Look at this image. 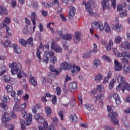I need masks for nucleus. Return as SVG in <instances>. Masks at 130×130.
<instances>
[{"mask_svg": "<svg viewBox=\"0 0 130 130\" xmlns=\"http://www.w3.org/2000/svg\"><path fill=\"white\" fill-rule=\"evenodd\" d=\"M19 42L22 46H26V45H27V41L23 39H19Z\"/></svg>", "mask_w": 130, "mask_h": 130, "instance_id": "58836bf2", "label": "nucleus"}, {"mask_svg": "<svg viewBox=\"0 0 130 130\" xmlns=\"http://www.w3.org/2000/svg\"><path fill=\"white\" fill-rule=\"evenodd\" d=\"M115 28L117 31H119L121 29H122V25L119 23H117L115 26Z\"/></svg>", "mask_w": 130, "mask_h": 130, "instance_id": "c03bdc74", "label": "nucleus"}, {"mask_svg": "<svg viewBox=\"0 0 130 130\" xmlns=\"http://www.w3.org/2000/svg\"><path fill=\"white\" fill-rule=\"evenodd\" d=\"M29 83L33 85L35 87L37 86V80H35V78L32 76L31 74H30L29 76Z\"/></svg>", "mask_w": 130, "mask_h": 130, "instance_id": "aec40b11", "label": "nucleus"}, {"mask_svg": "<svg viewBox=\"0 0 130 130\" xmlns=\"http://www.w3.org/2000/svg\"><path fill=\"white\" fill-rule=\"evenodd\" d=\"M93 67L94 68H97L100 65V60L98 59H95L93 61Z\"/></svg>", "mask_w": 130, "mask_h": 130, "instance_id": "ea45409f", "label": "nucleus"}, {"mask_svg": "<svg viewBox=\"0 0 130 130\" xmlns=\"http://www.w3.org/2000/svg\"><path fill=\"white\" fill-rule=\"evenodd\" d=\"M60 67L62 70H71L73 65L71 63L64 62L60 64Z\"/></svg>", "mask_w": 130, "mask_h": 130, "instance_id": "f8f14e48", "label": "nucleus"}, {"mask_svg": "<svg viewBox=\"0 0 130 130\" xmlns=\"http://www.w3.org/2000/svg\"><path fill=\"white\" fill-rule=\"evenodd\" d=\"M104 27H105V31L106 33H109L110 32V26L108 25L107 22H105L104 23Z\"/></svg>", "mask_w": 130, "mask_h": 130, "instance_id": "c85d7f7f", "label": "nucleus"}, {"mask_svg": "<svg viewBox=\"0 0 130 130\" xmlns=\"http://www.w3.org/2000/svg\"><path fill=\"white\" fill-rule=\"evenodd\" d=\"M102 79H103V76H102V74H100L96 75L94 77V80L96 82H100V81H101L102 80Z\"/></svg>", "mask_w": 130, "mask_h": 130, "instance_id": "2f4dec72", "label": "nucleus"}, {"mask_svg": "<svg viewBox=\"0 0 130 130\" xmlns=\"http://www.w3.org/2000/svg\"><path fill=\"white\" fill-rule=\"evenodd\" d=\"M14 49L15 53H17V54H19V53L22 52V50H21V48H20L17 45H15L14 46Z\"/></svg>", "mask_w": 130, "mask_h": 130, "instance_id": "cd10ccee", "label": "nucleus"}, {"mask_svg": "<svg viewBox=\"0 0 130 130\" xmlns=\"http://www.w3.org/2000/svg\"><path fill=\"white\" fill-rule=\"evenodd\" d=\"M51 49L54 50L55 52H62V49L58 45H55V40H52V43H51Z\"/></svg>", "mask_w": 130, "mask_h": 130, "instance_id": "6e6552de", "label": "nucleus"}, {"mask_svg": "<svg viewBox=\"0 0 130 130\" xmlns=\"http://www.w3.org/2000/svg\"><path fill=\"white\" fill-rule=\"evenodd\" d=\"M60 37H61L64 40H71L72 36L70 34L62 35V31H60L59 32Z\"/></svg>", "mask_w": 130, "mask_h": 130, "instance_id": "f3484780", "label": "nucleus"}, {"mask_svg": "<svg viewBox=\"0 0 130 130\" xmlns=\"http://www.w3.org/2000/svg\"><path fill=\"white\" fill-rule=\"evenodd\" d=\"M84 106L86 108V109H87V110H89V111H91L94 109V107H93V105H90L89 104H86L85 105H84Z\"/></svg>", "mask_w": 130, "mask_h": 130, "instance_id": "72a5a7b5", "label": "nucleus"}, {"mask_svg": "<svg viewBox=\"0 0 130 130\" xmlns=\"http://www.w3.org/2000/svg\"><path fill=\"white\" fill-rule=\"evenodd\" d=\"M122 8H123V6H122L121 5H118L117 7V11L119 12L120 11H121V10H122Z\"/></svg>", "mask_w": 130, "mask_h": 130, "instance_id": "0e129e2a", "label": "nucleus"}, {"mask_svg": "<svg viewBox=\"0 0 130 130\" xmlns=\"http://www.w3.org/2000/svg\"><path fill=\"white\" fill-rule=\"evenodd\" d=\"M2 79L4 82H9V76L5 75L2 77Z\"/></svg>", "mask_w": 130, "mask_h": 130, "instance_id": "69168bd1", "label": "nucleus"}, {"mask_svg": "<svg viewBox=\"0 0 130 130\" xmlns=\"http://www.w3.org/2000/svg\"><path fill=\"white\" fill-rule=\"evenodd\" d=\"M124 74H128L130 73V68L129 67H127L125 66H124Z\"/></svg>", "mask_w": 130, "mask_h": 130, "instance_id": "864d4df0", "label": "nucleus"}, {"mask_svg": "<svg viewBox=\"0 0 130 130\" xmlns=\"http://www.w3.org/2000/svg\"><path fill=\"white\" fill-rule=\"evenodd\" d=\"M81 71V67L80 66H78L75 64H73V69L71 71L72 73V76H75L76 74H77V72L79 73Z\"/></svg>", "mask_w": 130, "mask_h": 130, "instance_id": "dca6fc26", "label": "nucleus"}, {"mask_svg": "<svg viewBox=\"0 0 130 130\" xmlns=\"http://www.w3.org/2000/svg\"><path fill=\"white\" fill-rule=\"evenodd\" d=\"M105 130H114L113 127L111 126H105L104 127Z\"/></svg>", "mask_w": 130, "mask_h": 130, "instance_id": "338daca9", "label": "nucleus"}, {"mask_svg": "<svg viewBox=\"0 0 130 130\" xmlns=\"http://www.w3.org/2000/svg\"><path fill=\"white\" fill-rule=\"evenodd\" d=\"M114 83H115V79H113L112 81H111L109 86V89H111L113 88V85H114Z\"/></svg>", "mask_w": 130, "mask_h": 130, "instance_id": "8fccbe9b", "label": "nucleus"}, {"mask_svg": "<svg viewBox=\"0 0 130 130\" xmlns=\"http://www.w3.org/2000/svg\"><path fill=\"white\" fill-rule=\"evenodd\" d=\"M83 5L85 6V9L87 12H88L90 16H92L93 15V9L91 8V4L90 2H86V1H84L83 2Z\"/></svg>", "mask_w": 130, "mask_h": 130, "instance_id": "1a4fd4ad", "label": "nucleus"}, {"mask_svg": "<svg viewBox=\"0 0 130 130\" xmlns=\"http://www.w3.org/2000/svg\"><path fill=\"white\" fill-rule=\"evenodd\" d=\"M41 54V52H40V50H39V49H37V56L39 59H40V61H41V56H40Z\"/></svg>", "mask_w": 130, "mask_h": 130, "instance_id": "5fc2aeb1", "label": "nucleus"}, {"mask_svg": "<svg viewBox=\"0 0 130 130\" xmlns=\"http://www.w3.org/2000/svg\"><path fill=\"white\" fill-rule=\"evenodd\" d=\"M122 41V38L120 36H117L115 39V42L117 43V44H119Z\"/></svg>", "mask_w": 130, "mask_h": 130, "instance_id": "a19ab883", "label": "nucleus"}, {"mask_svg": "<svg viewBox=\"0 0 130 130\" xmlns=\"http://www.w3.org/2000/svg\"><path fill=\"white\" fill-rule=\"evenodd\" d=\"M56 93L57 95H59L61 93V89L59 86H57L56 88Z\"/></svg>", "mask_w": 130, "mask_h": 130, "instance_id": "6e6d98bb", "label": "nucleus"}, {"mask_svg": "<svg viewBox=\"0 0 130 130\" xmlns=\"http://www.w3.org/2000/svg\"><path fill=\"white\" fill-rule=\"evenodd\" d=\"M120 46L121 48H124V49H127V50H128L130 48V44L128 42H124L121 44Z\"/></svg>", "mask_w": 130, "mask_h": 130, "instance_id": "4be33fe9", "label": "nucleus"}, {"mask_svg": "<svg viewBox=\"0 0 130 130\" xmlns=\"http://www.w3.org/2000/svg\"><path fill=\"white\" fill-rule=\"evenodd\" d=\"M91 25L95 30H98V29H100V31H103L104 30L103 24L100 23V22L94 21L91 23Z\"/></svg>", "mask_w": 130, "mask_h": 130, "instance_id": "0eeeda50", "label": "nucleus"}, {"mask_svg": "<svg viewBox=\"0 0 130 130\" xmlns=\"http://www.w3.org/2000/svg\"><path fill=\"white\" fill-rule=\"evenodd\" d=\"M58 115H59V117H60L61 120H63V111H60L58 112Z\"/></svg>", "mask_w": 130, "mask_h": 130, "instance_id": "bf43d9fd", "label": "nucleus"}, {"mask_svg": "<svg viewBox=\"0 0 130 130\" xmlns=\"http://www.w3.org/2000/svg\"><path fill=\"white\" fill-rule=\"evenodd\" d=\"M37 108H38V109H39V108H40V105L36 104L35 105V106H34V108H32V113H34V114H36V113L37 112Z\"/></svg>", "mask_w": 130, "mask_h": 130, "instance_id": "7c9ffc66", "label": "nucleus"}, {"mask_svg": "<svg viewBox=\"0 0 130 130\" xmlns=\"http://www.w3.org/2000/svg\"><path fill=\"white\" fill-rule=\"evenodd\" d=\"M18 102H19V99L18 97L15 98V104L13 106V110L14 111H22V116L25 119H27L25 123V125H29V124H31V122H32V114H29L28 116L27 115V112L25 111V109L26 108V104L24 103L22 104L19 107V105H18Z\"/></svg>", "mask_w": 130, "mask_h": 130, "instance_id": "f257e3e1", "label": "nucleus"}, {"mask_svg": "<svg viewBox=\"0 0 130 130\" xmlns=\"http://www.w3.org/2000/svg\"><path fill=\"white\" fill-rule=\"evenodd\" d=\"M10 44H11V40H7L5 43L3 44L5 48H7V47L9 46Z\"/></svg>", "mask_w": 130, "mask_h": 130, "instance_id": "a18cd8bd", "label": "nucleus"}, {"mask_svg": "<svg viewBox=\"0 0 130 130\" xmlns=\"http://www.w3.org/2000/svg\"><path fill=\"white\" fill-rule=\"evenodd\" d=\"M111 73L109 72L107 77L104 79L103 83H108V80L111 77Z\"/></svg>", "mask_w": 130, "mask_h": 130, "instance_id": "e433bc0d", "label": "nucleus"}, {"mask_svg": "<svg viewBox=\"0 0 130 130\" xmlns=\"http://www.w3.org/2000/svg\"><path fill=\"white\" fill-rule=\"evenodd\" d=\"M35 118L36 120H38L39 122L40 123H42V122H44V121H45V119L43 118L42 113L36 114L35 116Z\"/></svg>", "mask_w": 130, "mask_h": 130, "instance_id": "4468645a", "label": "nucleus"}, {"mask_svg": "<svg viewBox=\"0 0 130 130\" xmlns=\"http://www.w3.org/2000/svg\"><path fill=\"white\" fill-rule=\"evenodd\" d=\"M122 58V62L124 63V64H128V59L125 58V57H127L126 56H123Z\"/></svg>", "mask_w": 130, "mask_h": 130, "instance_id": "4d7b16f0", "label": "nucleus"}, {"mask_svg": "<svg viewBox=\"0 0 130 130\" xmlns=\"http://www.w3.org/2000/svg\"><path fill=\"white\" fill-rule=\"evenodd\" d=\"M54 55V52L51 51L45 52V57L47 58H49L50 56H53Z\"/></svg>", "mask_w": 130, "mask_h": 130, "instance_id": "393cba45", "label": "nucleus"}, {"mask_svg": "<svg viewBox=\"0 0 130 130\" xmlns=\"http://www.w3.org/2000/svg\"><path fill=\"white\" fill-rule=\"evenodd\" d=\"M113 97L114 99H115L116 104H117V105H119V104L121 103V100L120 99V98L119 97V95H118V94L114 93L113 95Z\"/></svg>", "mask_w": 130, "mask_h": 130, "instance_id": "6ab92c4d", "label": "nucleus"}, {"mask_svg": "<svg viewBox=\"0 0 130 130\" xmlns=\"http://www.w3.org/2000/svg\"><path fill=\"white\" fill-rule=\"evenodd\" d=\"M30 20H31V22L34 25L33 30L35 31V28H36V20H37L36 13L34 12L31 14Z\"/></svg>", "mask_w": 130, "mask_h": 130, "instance_id": "2eb2a0df", "label": "nucleus"}, {"mask_svg": "<svg viewBox=\"0 0 130 130\" xmlns=\"http://www.w3.org/2000/svg\"><path fill=\"white\" fill-rule=\"evenodd\" d=\"M73 39L75 43L78 44L81 39V32L79 31L75 32Z\"/></svg>", "mask_w": 130, "mask_h": 130, "instance_id": "ddd939ff", "label": "nucleus"}, {"mask_svg": "<svg viewBox=\"0 0 130 130\" xmlns=\"http://www.w3.org/2000/svg\"><path fill=\"white\" fill-rule=\"evenodd\" d=\"M11 23V18L9 17H6L5 20L3 22V25L4 27H6V25H8L7 24H10Z\"/></svg>", "mask_w": 130, "mask_h": 130, "instance_id": "c756f323", "label": "nucleus"}, {"mask_svg": "<svg viewBox=\"0 0 130 130\" xmlns=\"http://www.w3.org/2000/svg\"><path fill=\"white\" fill-rule=\"evenodd\" d=\"M4 126L6 127H8L9 130H14L15 128V126L13 124H8L7 125V123L4 124Z\"/></svg>", "mask_w": 130, "mask_h": 130, "instance_id": "37998d69", "label": "nucleus"}, {"mask_svg": "<svg viewBox=\"0 0 130 130\" xmlns=\"http://www.w3.org/2000/svg\"><path fill=\"white\" fill-rule=\"evenodd\" d=\"M17 115L15 114V112L12 111L10 113H8V112H5L2 115L1 119L3 122H7L10 121V120H12L13 118L15 119Z\"/></svg>", "mask_w": 130, "mask_h": 130, "instance_id": "20e7f679", "label": "nucleus"}, {"mask_svg": "<svg viewBox=\"0 0 130 130\" xmlns=\"http://www.w3.org/2000/svg\"><path fill=\"white\" fill-rule=\"evenodd\" d=\"M116 116H117V114L113 112L109 114L108 117L111 119L114 124H118L119 121L118 119L116 118Z\"/></svg>", "mask_w": 130, "mask_h": 130, "instance_id": "39448f33", "label": "nucleus"}, {"mask_svg": "<svg viewBox=\"0 0 130 130\" xmlns=\"http://www.w3.org/2000/svg\"><path fill=\"white\" fill-rule=\"evenodd\" d=\"M111 2L113 9H115L116 8V0H111Z\"/></svg>", "mask_w": 130, "mask_h": 130, "instance_id": "e2e57ef3", "label": "nucleus"}, {"mask_svg": "<svg viewBox=\"0 0 130 130\" xmlns=\"http://www.w3.org/2000/svg\"><path fill=\"white\" fill-rule=\"evenodd\" d=\"M93 49L90 50V52L93 53V52H97L98 51V49H97V45L96 44H93Z\"/></svg>", "mask_w": 130, "mask_h": 130, "instance_id": "603ef678", "label": "nucleus"}, {"mask_svg": "<svg viewBox=\"0 0 130 130\" xmlns=\"http://www.w3.org/2000/svg\"><path fill=\"white\" fill-rule=\"evenodd\" d=\"M77 83L76 82H71L69 85V91L71 93H75L78 90V87L77 86Z\"/></svg>", "mask_w": 130, "mask_h": 130, "instance_id": "9d476101", "label": "nucleus"}, {"mask_svg": "<svg viewBox=\"0 0 130 130\" xmlns=\"http://www.w3.org/2000/svg\"><path fill=\"white\" fill-rule=\"evenodd\" d=\"M27 44L29 45V46L32 47L33 46V38H29L27 41Z\"/></svg>", "mask_w": 130, "mask_h": 130, "instance_id": "4c0bfd02", "label": "nucleus"}, {"mask_svg": "<svg viewBox=\"0 0 130 130\" xmlns=\"http://www.w3.org/2000/svg\"><path fill=\"white\" fill-rule=\"evenodd\" d=\"M94 98L96 99V101H97V100H99V101L102 103V105H103V104H104V103H103V99H104V94H99L98 96H94Z\"/></svg>", "mask_w": 130, "mask_h": 130, "instance_id": "412c9836", "label": "nucleus"}, {"mask_svg": "<svg viewBox=\"0 0 130 130\" xmlns=\"http://www.w3.org/2000/svg\"><path fill=\"white\" fill-rule=\"evenodd\" d=\"M113 46V41L112 40L109 41L108 45L106 46V49L107 51L111 50V47Z\"/></svg>", "mask_w": 130, "mask_h": 130, "instance_id": "b1692460", "label": "nucleus"}, {"mask_svg": "<svg viewBox=\"0 0 130 130\" xmlns=\"http://www.w3.org/2000/svg\"><path fill=\"white\" fill-rule=\"evenodd\" d=\"M120 16L121 18L126 17L127 16V13L126 10H122L121 12H120Z\"/></svg>", "mask_w": 130, "mask_h": 130, "instance_id": "473e14b6", "label": "nucleus"}, {"mask_svg": "<svg viewBox=\"0 0 130 130\" xmlns=\"http://www.w3.org/2000/svg\"><path fill=\"white\" fill-rule=\"evenodd\" d=\"M70 9L69 14H68L69 19H72L73 17H75L76 13V8L73 6L69 7Z\"/></svg>", "mask_w": 130, "mask_h": 130, "instance_id": "9b49d317", "label": "nucleus"}, {"mask_svg": "<svg viewBox=\"0 0 130 130\" xmlns=\"http://www.w3.org/2000/svg\"><path fill=\"white\" fill-rule=\"evenodd\" d=\"M103 59H104V60H106V61H107L108 62H110L111 61V59H110V58L109 57L107 56V55H104L102 57Z\"/></svg>", "mask_w": 130, "mask_h": 130, "instance_id": "3c124183", "label": "nucleus"}, {"mask_svg": "<svg viewBox=\"0 0 130 130\" xmlns=\"http://www.w3.org/2000/svg\"><path fill=\"white\" fill-rule=\"evenodd\" d=\"M107 3H108V0H103V2H102V5L103 10H105L106 7H107Z\"/></svg>", "mask_w": 130, "mask_h": 130, "instance_id": "79ce46f5", "label": "nucleus"}, {"mask_svg": "<svg viewBox=\"0 0 130 130\" xmlns=\"http://www.w3.org/2000/svg\"><path fill=\"white\" fill-rule=\"evenodd\" d=\"M62 90L64 91V93H67L68 91H69V89L67 88V85H66V84H64L62 87Z\"/></svg>", "mask_w": 130, "mask_h": 130, "instance_id": "774afa93", "label": "nucleus"}, {"mask_svg": "<svg viewBox=\"0 0 130 130\" xmlns=\"http://www.w3.org/2000/svg\"><path fill=\"white\" fill-rule=\"evenodd\" d=\"M0 106L1 108L4 111H7L9 109V107H8V105L7 104H5V103H1L0 104Z\"/></svg>", "mask_w": 130, "mask_h": 130, "instance_id": "f704fd0d", "label": "nucleus"}, {"mask_svg": "<svg viewBox=\"0 0 130 130\" xmlns=\"http://www.w3.org/2000/svg\"><path fill=\"white\" fill-rule=\"evenodd\" d=\"M114 63L115 71H116V72H119V71H121V68L122 67V65L118 62V61H117V60H115Z\"/></svg>", "mask_w": 130, "mask_h": 130, "instance_id": "a211bd4d", "label": "nucleus"}, {"mask_svg": "<svg viewBox=\"0 0 130 130\" xmlns=\"http://www.w3.org/2000/svg\"><path fill=\"white\" fill-rule=\"evenodd\" d=\"M113 52L114 53V54L115 55H118V56H119L120 57H121L122 56H126L128 57V58H129L130 59V52L129 51H126L123 52V53H119L117 51V49L116 48H113Z\"/></svg>", "mask_w": 130, "mask_h": 130, "instance_id": "423d86ee", "label": "nucleus"}, {"mask_svg": "<svg viewBox=\"0 0 130 130\" xmlns=\"http://www.w3.org/2000/svg\"><path fill=\"white\" fill-rule=\"evenodd\" d=\"M6 30V33L8 34V35H9V36H12L13 35V34H12V30L10 29V26H9V25H5Z\"/></svg>", "mask_w": 130, "mask_h": 130, "instance_id": "bb28decb", "label": "nucleus"}, {"mask_svg": "<svg viewBox=\"0 0 130 130\" xmlns=\"http://www.w3.org/2000/svg\"><path fill=\"white\" fill-rule=\"evenodd\" d=\"M90 56H91V54L90 53V52H87L84 54L82 57L83 58H88V57H90Z\"/></svg>", "mask_w": 130, "mask_h": 130, "instance_id": "680f3d73", "label": "nucleus"}, {"mask_svg": "<svg viewBox=\"0 0 130 130\" xmlns=\"http://www.w3.org/2000/svg\"><path fill=\"white\" fill-rule=\"evenodd\" d=\"M8 14V10L3 6H0V15L3 16V15H7Z\"/></svg>", "mask_w": 130, "mask_h": 130, "instance_id": "5701e85b", "label": "nucleus"}, {"mask_svg": "<svg viewBox=\"0 0 130 130\" xmlns=\"http://www.w3.org/2000/svg\"><path fill=\"white\" fill-rule=\"evenodd\" d=\"M63 46L64 49L66 50H69V44H68V42H67V41H65L63 43Z\"/></svg>", "mask_w": 130, "mask_h": 130, "instance_id": "13d9d810", "label": "nucleus"}, {"mask_svg": "<svg viewBox=\"0 0 130 130\" xmlns=\"http://www.w3.org/2000/svg\"><path fill=\"white\" fill-rule=\"evenodd\" d=\"M116 80L119 83V85L116 87L117 91H120L122 90V92H124L125 89L127 91H130L129 84L125 83V78L121 76H118L116 77Z\"/></svg>", "mask_w": 130, "mask_h": 130, "instance_id": "f03ea898", "label": "nucleus"}, {"mask_svg": "<svg viewBox=\"0 0 130 130\" xmlns=\"http://www.w3.org/2000/svg\"><path fill=\"white\" fill-rule=\"evenodd\" d=\"M50 72H53V73H56V75H58L59 74V72L58 71L55 70V68L53 66V65L50 66Z\"/></svg>", "mask_w": 130, "mask_h": 130, "instance_id": "c9c22d12", "label": "nucleus"}, {"mask_svg": "<svg viewBox=\"0 0 130 130\" xmlns=\"http://www.w3.org/2000/svg\"><path fill=\"white\" fill-rule=\"evenodd\" d=\"M57 61V59L56 58V57L53 56L51 57L50 58V62L51 63H55Z\"/></svg>", "mask_w": 130, "mask_h": 130, "instance_id": "de8ad7c7", "label": "nucleus"}, {"mask_svg": "<svg viewBox=\"0 0 130 130\" xmlns=\"http://www.w3.org/2000/svg\"><path fill=\"white\" fill-rule=\"evenodd\" d=\"M6 90L8 93H10V92H12L13 91V86L10 85H7L6 86Z\"/></svg>", "mask_w": 130, "mask_h": 130, "instance_id": "49530a36", "label": "nucleus"}, {"mask_svg": "<svg viewBox=\"0 0 130 130\" xmlns=\"http://www.w3.org/2000/svg\"><path fill=\"white\" fill-rule=\"evenodd\" d=\"M9 68L11 69V72L12 75H16V74H17V78H18V79H22V76L21 74V72L22 71V65L21 63H17L13 62L9 64Z\"/></svg>", "mask_w": 130, "mask_h": 130, "instance_id": "7ed1b4c3", "label": "nucleus"}, {"mask_svg": "<svg viewBox=\"0 0 130 130\" xmlns=\"http://www.w3.org/2000/svg\"><path fill=\"white\" fill-rule=\"evenodd\" d=\"M70 120L72 121V122L76 123L77 121L79 120L78 118V116L77 115L73 114L71 115V117L70 118Z\"/></svg>", "mask_w": 130, "mask_h": 130, "instance_id": "a878e982", "label": "nucleus"}, {"mask_svg": "<svg viewBox=\"0 0 130 130\" xmlns=\"http://www.w3.org/2000/svg\"><path fill=\"white\" fill-rule=\"evenodd\" d=\"M90 56H91V54L90 53V52H87L84 54L82 57L83 58H88V57H90Z\"/></svg>", "mask_w": 130, "mask_h": 130, "instance_id": "052dcab7", "label": "nucleus"}, {"mask_svg": "<svg viewBox=\"0 0 130 130\" xmlns=\"http://www.w3.org/2000/svg\"><path fill=\"white\" fill-rule=\"evenodd\" d=\"M45 111L48 115V116L50 115L51 114V109L50 108L47 107L45 108Z\"/></svg>", "mask_w": 130, "mask_h": 130, "instance_id": "09e8293b", "label": "nucleus"}]
</instances>
